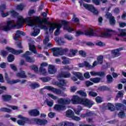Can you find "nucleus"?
Returning <instances> with one entry per match:
<instances>
[{"label": "nucleus", "instance_id": "1", "mask_svg": "<svg viewBox=\"0 0 126 126\" xmlns=\"http://www.w3.org/2000/svg\"><path fill=\"white\" fill-rule=\"evenodd\" d=\"M62 24L63 25V30H66L69 33H72V32H76V37H78L80 35H86V36H96L97 37H102V38H108V37H111L112 35H116L117 32L115 31L109 29H104V31L105 32H101L99 36L98 35V32L94 31L93 29L89 30H86L84 32H81L80 31L76 30L72 27H70L68 26V22L65 20L62 21Z\"/></svg>", "mask_w": 126, "mask_h": 126}, {"label": "nucleus", "instance_id": "2", "mask_svg": "<svg viewBox=\"0 0 126 126\" xmlns=\"http://www.w3.org/2000/svg\"><path fill=\"white\" fill-rule=\"evenodd\" d=\"M34 23H35L37 26H35L33 28V32L32 33V36L34 37H36L37 35L40 33V29H43L45 32V34L46 35H49V32H48V27L44 25V23H45V21L42 18L36 17L35 18L32 19V26H34Z\"/></svg>", "mask_w": 126, "mask_h": 126}, {"label": "nucleus", "instance_id": "3", "mask_svg": "<svg viewBox=\"0 0 126 126\" xmlns=\"http://www.w3.org/2000/svg\"><path fill=\"white\" fill-rule=\"evenodd\" d=\"M70 102L73 104V105H79L81 104L87 107V108H91L94 105V102L93 101L88 99L87 98L82 99L78 95H73Z\"/></svg>", "mask_w": 126, "mask_h": 126}, {"label": "nucleus", "instance_id": "4", "mask_svg": "<svg viewBox=\"0 0 126 126\" xmlns=\"http://www.w3.org/2000/svg\"><path fill=\"white\" fill-rule=\"evenodd\" d=\"M70 75V73L69 72H62L60 73L57 76V79L59 82H56L55 83L56 85L58 86L60 88H61L63 91H65V88L63 87V86L66 85V81L60 78H69Z\"/></svg>", "mask_w": 126, "mask_h": 126}, {"label": "nucleus", "instance_id": "5", "mask_svg": "<svg viewBox=\"0 0 126 126\" xmlns=\"http://www.w3.org/2000/svg\"><path fill=\"white\" fill-rule=\"evenodd\" d=\"M23 17L21 16L18 18L17 23L16 24H12V21H8L6 23V26H5L3 28L4 31H9L11 29H14L15 27H17L18 29L19 28H22L23 27Z\"/></svg>", "mask_w": 126, "mask_h": 126}, {"label": "nucleus", "instance_id": "6", "mask_svg": "<svg viewBox=\"0 0 126 126\" xmlns=\"http://www.w3.org/2000/svg\"><path fill=\"white\" fill-rule=\"evenodd\" d=\"M58 104H56L54 109L56 111L61 112V111H63L65 110V106L64 105H68L70 104V99L69 98H61L58 99Z\"/></svg>", "mask_w": 126, "mask_h": 126}, {"label": "nucleus", "instance_id": "7", "mask_svg": "<svg viewBox=\"0 0 126 126\" xmlns=\"http://www.w3.org/2000/svg\"><path fill=\"white\" fill-rule=\"evenodd\" d=\"M53 52V56L54 57H59V56H66L68 53V48H63L62 47H55L51 49Z\"/></svg>", "mask_w": 126, "mask_h": 126}, {"label": "nucleus", "instance_id": "8", "mask_svg": "<svg viewBox=\"0 0 126 126\" xmlns=\"http://www.w3.org/2000/svg\"><path fill=\"white\" fill-rule=\"evenodd\" d=\"M48 25H50L49 28V33L52 34L54 32V30H55L56 28H57V29L54 32V35L55 36H59V34H60V30H61V29L62 27V24H52L49 22H48Z\"/></svg>", "mask_w": 126, "mask_h": 126}, {"label": "nucleus", "instance_id": "9", "mask_svg": "<svg viewBox=\"0 0 126 126\" xmlns=\"http://www.w3.org/2000/svg\"><path fill=\"white\" fill-rule=\"evenodd\" d=\"M79 3L81 6L83 5L84 7H85L86 9H88V10H89L90 11H91V12L94 13V14H98V10H96V9H95V7H94L93 5L91 4L84 3L83 2V0H82L79 1Z\"/></svg>", "mask_w": 126, "mask_h": 126}, {"label": "nucleus", "instance_id": "10", "mask_svg": "<svg viewBox=\"0 0 126 126\" xmlns=\"http://www.w3.org/2000/svg\"><path fill=\"white\" fill-rule=\"evenodd\" d=\"M44 89H47V90H49V91H51L54 93V94H56V95H60V96H63V94L62 93V90L60 89H58L57 88H55L50 86H45L44 88L41 89V92L44 90Z\"/></svg>", "mask_w": 126, "mask_h": 126}, {"label": "nucleus", "instance_id": "11", "mask_svg": "<svg viewBox=\"0 0 126 126\" xmlns=\"http://www.w3.org/2000/svg\"><path fill=\"white\" fill-rule=\"evenodd\" d=\"M32 124H35L39 126H45L48 124V121L46 119H40L38 118H32Z\"/></svg>", "mask_w": 126, "mask_h": 126}, {"label": "nucleus", "instance_id": "12", "mask_svg": "<svg viewBox=\"0 0 126 126\" xmlns=\"http://www.w3.org/2000/svg\"><path fill=\"white\" fill-rule=\"evenodd\" d=\"M5 75V79L7 81V83L8 84H10V85H12V84H15V83H18L19 82H20L21 80L20 79H16V80H9V78L8 77V75L7 74V73H4Z\"/></svg>", "mask_w": 126, "mask_h": 126}, {"label": "nucleus", "instance_id": "13", "mask_svg": "<svg viewBox=\"0 0 126 126\" xmlns=\"http://www.w3.org/2000/svg\"><path fill=\"white\" fill-rule=\"evenodd\" d=\"M6 50L9 52V53H11L12 54H13V55H16V56L20 55L21 54H22V53H23V50H16L9 47H6Z\"/></svg>", "mask_w": 126, "mask_h": 126}, {"label": "nucleus", "instance_id": "14", "mask_svg": "<svg viewBox=\"0 0 126 126\" xmlns=\"http://www.w3.org/2000/svg\"><path fill=\"white\" fill-rule=\"evenodd\" d=\"M30 55H31V52L28 51H26L25 54L22 55L23 58H24L26 60V62L28 63H32V58L29 56Z\"/></svg>", "mask_w": 126, "mask_h": 126}, {"label": "nucleus", "instance_id": "15", "mask_svg": "<svg viewBox=\"0 0 126 126\" xmlns=\"http://www.w3.org/2000/svg\"><path fill=\"white\" fill-rule=\"evenodd\" d=\"M20 35H22V36H25L26 34L25 32L17 30L16 32L15 37H14V40L18 41L19 40V38H20Z\"/></svg>", "mask_w": 126, "mask_h": 126}, {"label": "nucleus", "instance_id": "16", "mask_svg": "<svg viewBox=\"0 0 126 126\" xmlns=\"http://www.w3.org/2000/svg\"><path fill=\"white\" fill-rule=\"evenodd\" d=\"M120 51H123V48H118L115 50H111V55H112L113 58H116V57H119V56L121 55L119 52Z\"/></svg>", "mask_w": 126, "mask_h": 126}, {"label": "nucleus", "instance_id": "17", "mask_svg": "<svg viewBox=\"0 0 126 126\" xmlns=\"http://www.w3.org/2000/svg\"><path fill=\"white\" fill-rule=\"evenodd\" d=\"M115 108L118 111H126V107L122 103H116Z\"/></svg>", "mask_w": 126, "mask_h": 126}, {"label": "nucleus", "instance_id": "18", "mask_svg": "<svg viewBox=\"0 0 126 126\" xmlns=\"http://www.w3.org/2000/svg\"><path fill=\"white\" fill-rule=\"evenodd\" d=\"M22 21L23 23H28V26L32 27V17H29L25 19L23 17Z\"/></svg>", "mask_w": 126, "mask_h": 126}, {"label": "nucleus", "instance_id": "19", "mask_svg": "<svg viewBox=\"0 0 126 126\" xmlns=\"http://www.w3.org/2000/svg\"><path fill=\"white\" fill-rule=\"evenodd\" d=\"M78 66H79V67H84V66H86V67H88V68H93V66L86 61H85L84 63L78 64Z\"/></svg>", "mask_w": 126, "mask_h": 126}, {"label": "nucleus", "instance_id": "20", "mask_svg": "<svg viewBox=\"0 0 126 126\" xmlns=\"http://www.w3.org/2000/svg\"><path fill=\"white\" fill-rule=\"evenodd\" d=\"M92 76H105V73L104 72H95L94 71L90 72Z\"/></svg>", "mask_w": 126, "mask_h": 126}, {"label": "nucleus", "instance_id": "21", "mask_svg": "<svg viewBox=\"0 0 126 126\" xmlns=\"http://www.w3.org/2000/svg\"><path fill=\"white\" fill-rule=\"evenodd\" d=\"M48 72L50 74H54L57 72V69H56L55 66L49 64L48 67Z\"/></svg>", "mask_w": 126, "mask_h": 126}, {"label": "nucleus", "instance_id": "22", "mask_svg": "<svg viewBox=\"0 0 126 126\" xmlns=\"http://www.w3.org/2000/svg\"><path fill=\"white\" fill-rule=\"evenodd\" d=\"M12 97L9 94H5L2 95V98L5 102H9L11 100Z\"/></svg>", "mask_w": 126, "mask_h": 126}, {"label": "nucleus", "instance_id": "23", "mask_svg": "<svg viewBox=\"0 0 126 126\" xmlns=\"http://www.w3.org/2000/svg\"><path fill=\"white\" fill-rule=\"evenodd\" d=\"M62 59L63 60L62 63H63V64H69V63H70V59L65 57V56H63Z\"/></svg>", "mask_w": 126, "mask_h": 126}, {"label": "nucleus", "instance_id": "24", "mask_svg": "<svg viewBox=\"0 0 126 126\" xmlns=\"http://www.w3.org/2000/svg\"><path fill=\"white\" fill-rule=\"evenodd\" d=\"M60 126H74V124L71 122H63L60 123Z\"/></svg>", "mask_w": 126, "mask_h": 126}, {"label": "nucleus", "instance_id": "25", "mask_svg": "<svg viewBox=\"0 0 126 126\" xmlns=\"http://www.w3.org/2000/svg\"><path fill=\"white\" fill-rule=\"evenodd\" d=\"M73 74H74L75 76H76V77L80 79V80H83V79H84L82 74H81L80 72H73Z\"/></svg>", "mask_w": 126, "mask_h": 126}, {"label": "nucleus", "instance_id": "26", "mask_svg": "<svg viewBox=\"0 0 126 126\" xmlns=\"http://www.w3.org/2000/svg\"><path fill=\"white\" fill-rule=\"evenodd\" d=\"M100 1H101L102 3H106L108 1V0H92V2L95 5H100Z\"/></svg>", "mask_w": 126, "mask_h": 126}, {"label": "nucleus", "instance_id": "27", "mask_svg": "<svg viewBox=\"0 0 126 126\" xmlns=\"http://www.w3.org/2000/svg\"><path fill=\"white\" fill-rule=\"evenodd\" d=\"M17 76L20 77V78H26L27 76L25 75V71H22L21 72H18L17 73Z\"/></svg>", "mask_w": 126, "mask_h": 126}, {"label": "nucleus", "instance_id": "28", "mask_svg": "<svg viewBox=\"0 0 126 126\" xmlns=\"http://www.w3.org/2000/svg\"><path fill=\"white\" fill-rule=\"evenodd\" d=\"M104 106L108 107V109H109L112 112H113V111L116 109L114 105H113L112 103H108L107 104H105Z\"/></svg>", "mask_w": 126, "mask_h": 126}, {"label": "nucleus", "instance_id": "29", "mask_svg": "<svg viewBox=\"0 0 126 126\" xmlns=\"http://www.w3.org/2000/svg\"><path fill=\"white\" fill-rule=\"evenodd\" d=\"M56 42L58 43L60 45V46H62V45L64 44V41L63 40H62V39L60 37H56L55 39Z\"/></svg>", "mask_w": 126, "mask_h": 126}, {"label": "nucleus", "instance_id": "30", "mask_svg": "<svg viewBox=\"0 0 126 126\" xmlns=\"http://www.w3.org/2000/svg\"><path fill=\"white\" fill-rule=\"evenodd\" d=\"M39 72L41 73V74H42L43 75H47V70L42 67H40Z\"/></svg>", "mask_w": 126, "mask_h": 126}, {"label": "nucleus", "instance_id": "31", "mask_svg": "<svg viewBox=\"0 0 126 126\" xmlns=\"http://www.w3.org/2000/svg\"><path fill=\"white\" fill-rule=\"evenodd\" d=\"M15 59V58H14V55L12 54H9L7 57V61L8 63H12V62L14 61Z\"/></svg>", "mask_w": 126, "mask_h": 126}, {"label": "nucleus", "instance_id": "32", "mask_svg": "<svg viewBox=\"0 0 126 126\" xmlns=\"http://www.w3.org/2000/svg\"><path fill=\"white\" fill-rule=\"evenodd\" d=\"M27 122H29V121L18 120L17 123L19 126H24Z\"/></svg>", "mask_w": 126, "mask_h": 126}, {"label": "nucleus", "instance_id": "33", "mask_svg": "<svg viewBox=\"0 0 126 126\" xmlns=\"http://www.w3.org/2000/svg\"><path fill=\"white\" fill-rule=\"evenodd\" d=\"M70 53L72 54H68V56L70 57H73V56H75V54H76V53H77V50L70 49Z\"/></svg>", "mask_w": 126, "mask_h": 126}, {"label": "nucleus", "instance_id": "34", "mask_svg": "<svg viewBox=\"0 0 126 126\" xmlns=\"http://www.w3.org/2000/svg\"><path fill=\"white\" fill-rule=\"evenodd\" d=\"M64 69H67V70H71L73 69L74 70H78V68H74L72 67V66H68V65H66L63 66Z\"/></svg>", "mask_w": 126, "mask_h": 126}, {"label": "nucleus", "instance_id": "35", "mask_svg": "<svg viewBox=\"0 0 126 126\" xmlns=\"http://www.w3.org/2000/svg\"><path fill=\"white\" fill-rule=\"evenodd\" d=\"M32 115L34 117H37L40 115V112L37 109L32 110Z\"/></svg>", "mask_w": 126, "mask_h": 126}, {"label": "nucleus", "instance_id": "36", "mask_svg": "<svg viewBox=\"0 0 126 126\" xmlns=\"http://www.w3.org/2000/svg\"><path fill=\"white\" fill-rule=\"evenodd\" d=\"M66 116L68 118H72L73 116V111L71 110H68L66 112Z\"/></svg>", "mask_w": 126, "mask_h": 126}, {"label": "nucleus", "instance_id": "37", "mask_svg": "<svg viewBox=\"0 0 126 126\" xmlns=\"http://www.w3.org/2000/svg\"><path fill=\"white\" fill-rule=\"evenodd\" d=\"M82 110V107L80 106H78V108L74 109V111L76 115H79V113Z\"/></svg>", "mask_w": 126, "mask_h": 126}, {"label": "nucleus", "instance_id": "38", "mask_svg": "<svg viewBox=\"0 0 126 126\" xmlns=\"http://www.w3.org/2000/svg\"><path fill=\"white\" fill-rule=\"evenodd\" d=\"M103 56H98L97 58V61L98 64H102L103 63Z\"/></svg>", "mask_w": 126, "mask_h": 126}, {"label": "nucleus", "instance_id": "39", "mask_svg": "<svg viewBox=\"0 0 126 126\" xmlns=\"http://www.w3.org/2000/svg\"><path fill=\"white\" fill-rule=\"evenodd\" d=\"M0 112H5L6 113H10L11 112V110L9 108H7L6 107H2L0 109Z\"/></svg>", "mask_w": 126, "mask_h": 126}, {"label": "nucleus", "instance_id": "40", "mask_svg": "<svg viewBox=\"0 0 126 126\" xmlns=\"http://www.w3.org/2000/svg\"><path fill=\"white\" fill-rule=\"evenodd\" d=\"M91 81L94 82V83H98L101 81V78H91Z\"/></svg>", "mask_w": 126, "mask_h": 126}, {"label": "nucleus", "instance_id": "41", "mask_svg": "<svg viewBox=\"0 0 126 126\" xmlns=\"http://www.w3.org/2000/svg\"><path fill=\"white\" fill-rule=\"evenodd\" d=\"M40 79L43 81V82H48V81H50V80H51V77H44L40 78Z\"/></svg>", "mask_w": 126, "mask_h": 126}, {"label": "nucleus", "instance_id": "42", "mask_svg": "<svg viewBox=\"0 0 126 126\" xmlns=\"http://www.w3.org/2000/svg\"><path fill=\"white\" fill-rule=\"evenodd\" d=\"M0 56H2L3 58H5L7 55H8V53L4 50H1L0 52Z\"/></svg>", "mask_w": 126, "mask_h": 126}, {"label": "nucleus", "instance_id": "43", "mask_svg": "<svg viewBox=\"0 0 126 126\" xmlns=\"http://www.w3.org/2000/svg\"><path fill=\"white\" fill-rule=\"evenodd\" d=\"M77 93L78 94H79L80 96H82L83 97H86V96H87V94L83 91H79L77 92Z\"/></svg>", "mask_w": 126, "mask_h": 126}, {"label": "nucleus", "instance_id": "44", "mask_svg": "<svg viewBox=\"0 0 126 126\" xmlns=\"http://www.w3.org/2000/svg\"><path fill=\"white\" fill-rule=\"evenodd\" d=\"M123 93H124V91H119L118 93L117 96H116V100H118V98L123 97V96H124V94Z\"/></svg>", "mask_w": 126, "mask_h": 126}, {"label": "nucleus", "instance_id": "45", "mask_svg": "<svg viewBox=\"0 0 126 126\" xmlns=\"http://www.w3.org/2000/svg\"><path fill=\"white\" fill-rule=\"evenodd\" d=\"M106 77L108 83H111V82H113V77H112L111 75H108Z\"/></svg>", "mask_w": 126, "mask_h": 126}, {"label": "nucleus", "instance_id": "46", "mask_svg": "<svg viewBox=\"0 0 126 126\" xmlns=\"http://www.w3.org/2000/svg\"><path fill=\"white\" fill-rule=\"evenodd\" d=\"M72 21L77 23V26L79 25V19L77 18H75V15H74V17L72 19Z\"/></svg>", "mask_w": 126, "mask_h": 126}, {"label": "nucleus", "instance_id": "47", "mask_svg": "<svg viewBox=\"0 0 126 126\" xmlns=\"http://www.w3.org/2000/svg\"><path fill=\"white\" fill-rule=\"evenodd\" d=\"M89 96H91L92 97H96V96H97L98 94L94 92L91 91L89 92Z\"/></svg>", "mask_w": 126, "mask_h": 126}, {"label": "nucleus", "instance_id": "48", "mask_svg": "<svg viewBox=\"0 0 126 126\" xmlns=\"http://www.w3.org/2000/svg\"><path fill=\"white\" fill-rule=\"evenodd\" d=\"M109 22L111 25H115L116 24V20H115V17H112V18L109 19Z\"/></svg>", "mask_w": 126, "mask_h": 126}, {"label": "nucleus", "instance_id": "49", "mask_svg": "<svg viewBox=\"0 0 126 126\" xmlns=\"http://www.w3.org/2000/svg\"><path fill=\"white\" fill-rule=\"evenodd\" d=\"M46 104H47V106H48V107H53V105H54V101L47 100V101H46Z\"/></svg>", "mask_w": 126, "mask_h": 126}, {"label": "nucleus", "instance_id": "50", "mask_svg": "<svg viewBox=\"0 0 126 126\" xmlns=\"http://www.w3.org/2000/svg\"><path fill=\"white\" fill-rule=\"evenodd\" d=\"M50 41V38H49V35H47L45 39L43 40V44L46 45L47 43H49V41Z\"/></svg>", "mask_w": 126, "mask_h": 126}, {"label": "nucleus", "instance_id": "51", "mask_svg": "<svg viewBox=\"0 0 126 126\" xmlns=\"http://www.w3.org/2000/svg\"><path fill=\"white\" fill-rule=\"evenodd\" d=\"M10 67H11V69L14 70V71H17V67L16 66L14 65V64H10Z\"/></svg>", "mask_w": 126, "mask_h": 126}, {"label": "nucleus", "instance_id": "52", "mask_svg": "<svg viewBox=\"0 0 126 126\" xmlns=\"http://www.w3.org/2000/svg\"><path fill=\"white\" fill-rule=\"evenodd\" d=\"M64 38L65 39H67V40H69V41L73 39V37H72V36L71 35H68V34H65Z\"/></svg>", "mask_w": 126, "mask_h": 126}, {"label": "nucleus", "instance_id": "53", "mask_svg": "<svg viewBox=\"0 0 126 126\" xmlns=\"http://www.w3.org/2000/svg\"><path fill=\"white\" fill-rule=\"evenodd\" d=\"M32 69H33L35 72H38L39 71V68L36 65H32Z\"/></svg>", "mask_w": 126, "mask_h": 126}, {"label": "nucleus", "instance_id": "54", "mask_svg": "<svg viewBox=\"0 0 126 126\" xmlns=\"http://www.w3.org/2000/svg\"><path fill=\"white\" fill-rule=\"evenodd\" d=\"M47 95L49 96V97H50V98L53 99V100H57V99H58V96H55L53 94H48Z\"/></svg>", "mask_w": 126, "mask_h": 126}, {"label": "nucleus", "instance_id": "55", "mask_svg": "<svg viewBox=\"0 0 126 126\" xmlns=\"http://www.w3.org/2000/svg\"><path fill=\"white\" fill-rule=\"evenodd\" d=\"M119 118H125L126 117V114L124 112H120L118 113Z\"/></svg>", "mask_w": 126, "mask_h": 126}, {"label": "nucleus", "instance_id": "56", "mask_svg": "<svg viewBox=\"0 0 126 126\" xmlns=\"http://www.w3.org/2000/svg\"><path fill=\"white\" fill-rule=\"evenodd\" d=\"M105 17L107 19H111L112 17H114V16H112V14L111 13L107 12L105 15Z\"/></svg>", "mask_w": 126, "mask_h": 126}, {"label": "nucleus", "instance_id": "57", "mask_svg": "<svg viewBox=\"0 0 126 126\" xmlns=\"http://www.w3.org/2000/svg\"><path fill=\"white\" fill-rule=\"evenodd\" d=\"M18 118L21 119V120H23V121H29V118L24 117L21 115H18Z\"/></svg>", "mask_w": 126, "mask_h": 126}, {"label": "nucleus", "instance_id": "58", "mask_svg": "<svg viewBox=\"0 0 126 126\" xmlns=\"http://www.w3.org/2000/svg\"><path fill=\"white\" fill-rule=\"evenodd\" d=\"M39 87H40V85H38V84H37L36 83L32 84V89H35V88H38Z\"/></svg>", "mask_w": 126, "mask_h": 126}, {"label": "nucleus", "instance_id": "59", "mask_svg": "<svg viewBox=\"0 0 126 126\" xmlns=\"http://www.w3.org/2000/svg\"><path fill=\"white\" fill-rule=\"evenodd\" d=\"M10 13L12 14V16H14V17H16V16L18 15V13H17V12L14 10L11 11Z\"/></svg>", "mask_w": 126, "mask_h": 126}, {"label": "nucleus", "instance_id": "60", "mask_svg": "<svg viewBox=\"0 0 126 126\" xmlns=\"http://www.w3.org/2000/svg\"><path fill=\"white\" fill-rule=\"evenodd\" d=\"M95 101L98 104L100 103H101V102H102V98L101 97H99V96H97L95 98Z\"/></svg>", "mask_w": 126, "mask_h": 126}, {"label": "nucleus", "instance_id": "61", "mask_svg": "<svg viewBox=\"0 0 126 126\" xmlns=\"http://www.w3.org/2000/svg\"><path fill=\"white\" fill-rule=\"evenodd\" d=\"M20 64L21 65H25V66H27L28 65L27 63H25V61H24V60H23V59H22L21 60L20 63Z\"/></svg>", "mask_w": 126, "mask_h": 126}, {"label": "nucleus", "instance_id": "62", "mask_svg": "<svg viewBox=\"0 0 126 126\" xmlns=\"http://www.w3.org/2000/svg\"><path fill=\"white\" fill-rule=\"evenodd\" d=\"M23 8H24V7L22 4L18 5L17 6V9H18V10H23Z\"/></svg>", "mask_w": 126, "mask_h": 126}, {"label": "nucleus", "instance_id": "63", "mask_svg": "<svg viewBox=\"0 0 126 126\" xmlns=\"http://www.w3.org/2000/svg\"><path fill=\"white\" fill-rule=\"evenodd\" d=\"M5 8H6L5 4H2L0 6V11L3 12V10H5Z\"/></svg>", "mask_w": 126, "mask_h": 126}, {"label": "nucleus", "instance_id": "64", "mask_svg": "<svg viewBox=\"0 0 126 126\" xmlns=\"http://www.w3.org/2000/svg\"><path fill=\"white\" fill-rule=\"evenodd\" d=\"M32 53L37 54V50H36V47L34 45H32Z\"/></svg>", "mask_w": 126, "mask_h": 126}]
</instances>
